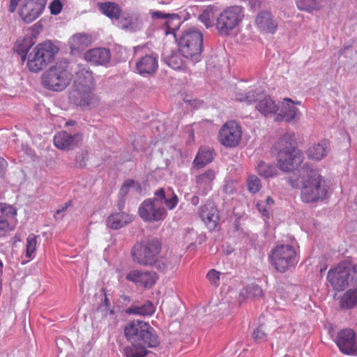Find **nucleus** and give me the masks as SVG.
I'll list each match as a JSON object with an SVG mask.
<instances>
[{
    "label": "nucleus",
    "mask_w": 357,
    "mask_h": 357,
    "mask_svg": "<svg viewBox=\"0 0 357 357\" xmlns=\"http://www.w3.org/2000/svg\"><path fill=\"white\" fill-rule=\"evenodd\" d=\"M242 137L241 126L236 121L225 123L219 130L218 140L225 147L237 146Z\"/></svg>",
    "instance_id": "9"
},
{
    "label": "nucleus",
    "mask_w": 357,
    "mask_h": 357,
    "mask_svg": "<svg viewBox=\"0 0 357 357\" xmlns=\"http://www.w3.org/2000/svg\"><path fill=\"white\" fill-rule=\"evenodd\" d=\"M178 50L185 58L198 61L203 50L202 32L195 29L185 30L179 39Z\"/></svg>",
    "instance_id": "6"
},
{
    "label": "nucleus",
    "mask_w": 357,
    "mask_h": 357,
    "mask_svg": "<svg viewBox=\"0 0 357 357\" xmlns=\"http://www.w3.org/2000/svg\"><path fill=\"white\" fill-rule=\"evenodd\" d=\"M248 294L253 298H261L263 296V291L257 284H252L248 289Z\"/></svg>",
    "instance_id": "49"
},
{
    "label": "nucleus",
    "mask_w": 357,
    "mask_h": 357,
    "mask_svg": "<svg viewBox=\"0 0 357 357\" xmlns=\"http://www.w3.org/2000/svg\"><path fill=\"white\" fill-rule=\"evenodd\" d=\"M223 191L227 195H232L236 191V183L234 181H227L223 187Z\"/></svg>",
    "instance_id": "54"
},
{
    "label": "nucleus",
    "mask_w": 357,
    "mask_h": 357,
    "mask_svg": "<svg viewBox=\"0 0 357 357\" xmlns=\"http://www.w3.org/2000/svg\"><path fill=\"white\" fill-rule=\"evenodd\" d=\"M33 45V43L31 38H24L22 40L17 42L15 45V50L21 56L23 62L26 60V54Z\"/></svg>",
    "instance_id": "42"
},
{
    "label": "nucleus",
    "mask_w": 357,
    "mask_h": 357,
    "mask_svg": "<svg viewBox=\"0 0 357 357\" xmlns=\"http://www.w3.org/2000/svg\"><path fill=\"white\" fill-rule=\"evenodd\" d=\"M91 43V35L86 33H78L70 38L69 45L72 51H81L89 47Z\"/></svg>",
    "instance_id": "27"
},
{
    "label": "nucleus",
    "mask_w": 357,
    "mask_h": 357,
    "mask_svg": "<svg viewBox=\"0 0 357 357\" xmlns=\"http://www.w3.org/2000/svg\"><path fill=\"white\" fill-rule=\"evenodd\" d=\"M181 24V19L178 16V15H167L166 17L164 22L162 23V26L161 29L163 31L164 33L167 36L169 34H172L174 38H176V31L178 30Z\"/></svg>",
    "instance_id": "34"
},
{
    "label": "nucleus",
    "mask_w": 357,
    "mask_h": 357,
    "mask_svg": "<svg viewBox=\"0 0 357 357\" xmlns=\"http://www.w3.org/2000/svg\"><path fill=\"white\" fill-rule=\"evenodd\" d=\"M288 183L295 189H300V199L305 204L317 203L327 195L325 180L317 169L304 164L288 178Z\"/></svg>",
    "instance_id": "1"
},
{
    "label": "nucleus",
    "mask_w": 357,
    "mask_h": 357,
    "mask_svg": "<svg viewBox=\"0 0 357 357\" xmlns=\"http://www.w3.org/2000/svg\"><path fill=\"white\" fill-rule=\"evenodd\" d=\"M213 151L208 148H200L193 160V166L196 169L205 167L213 160Z\"/></svg>",
    "instance_id": "29"
},
{
    "label": "nucleus",
    "mask_w": 357,
    "mask_h": 357,
    "mask_svg": "<svg viewBox=\"0 0 357 357\" xmlns=\"http://www.w3.org/2000/svg\"><path fill=\"white\" fill-rule=\"evenodd\" d=\"M190 202L192 204L197 206L199 202V198L197 195H194L190 199Z\"/></svg>",
    "instance_id": "61"
},
{
    "label": "nucleus",
    "mask_w": 357,
    "mask_h": 357,
    "mask_svg": "<svg viewBox=\"0 0 357 357\" xmlns=\"http://www.w3.org/2000/svg\"><path fill=\"white\" fill-rule=\"evenodd\" d=\"M162 249V243L158 238L149 239L137 243L132 248L131 255L135 262L142 266H151L164 272L172 268L170 259L165 256L158 257Z\"/></svg>",
    "instance_id": "2"
},
{
    "label": "nucleus",
    "mask_w": 357,
    "mask_h": 357,
    "mask_svg": "<svg viewBox=\"0 0 357 357\" xmlns=\"http://www.w3.org/2000/svg\"><path fill=\"white\" fill-rule=\"evenodd\" d=\"M148 345L139 343H130L123 349L124 357H145L148 355Z\"/></svg>",
    "instance_id": "33"
},
{
    "label": "nucleus",
    "mask_w": 357,
    "mask_h": 357,
    "mask_svg": "<svg viewBox=\"0 0 357 357\" xmlns=\"http://www.w3.org/2000/svg\"><path fill=\"white\" fill-rule=\"evenodd\" d=\"M255 107L257 111L265 116L270 114L276 115V112L279 109L273 100L269 96H265L263 99L260 100Z\"/></svg>",
    "instance_id": "31"
},
{
    "label": "nucleus",
    "mask_w": 357,
    "mask_h": 357,
    "mask_svg": "<svg viewBox=\"0 0 357 357\" xmlns=\"http://www.w3.org/2000/svg\"><path fill=\"white\" fill-rule=\"evenodd\" d=\"M216 16L214 6H208L199 15V20L204 24L206 29H209L213 26L215 27Z\"/></svg>",
    "instance_id": "37"
},
{
    "label": "nucleus",
    "mask_w": 357,
    "mask_h": 357,
    "mask_svg": "<svg viewBox=\"0 0 357 357\" xmlns=\"http://www.w3.org/2000/svg\"><path fill=\"white\" fill-rule=\"evenodd\" d=\"M350 274L349 264L341 263L328 272L327 279L335 290L341 291L350 285Z\"/></svg>",
    "instance_id": "12"
},
{
    "label": "nucleus",
    "mask_w": 357,
    "mask_h": 357,
    "mask_svg": "<svg viewBox=\"0 0 357 357\" xmlns=\"http://www.w3.org/2000/svg\"><path fill=\"white\" fill-rule=\"evenodd\" d=\"M356 341L355 332L352 329L345 328L337 333L335 343L342 354L351 355L356 351Z\"/></svg>",
    "instance_id": "16"
},
{
    "label": "nucleus",
    "mask_w": 357,
    "mask_h": 357,
    "mask_svg": "<svg viewBox=\"0 0 357 357\" xmlns=\"http://www.w3.org/2000/svg\"><path fill=\"white\" fill-rule=\"evenodd\" d=\"M118 205H119V208L120 209H121V208L123 207V202L122 203H121V204H120V203H119V204H118Z\"/></svg>",
    "instance_id": "64"
},
{
    "label": "nucleus",
    "mask_w": 357,
    "mask_h": 357,
    "mask_svg": "<svg viewBox=\"0 0 357 357\" xmlns=\"http://www.w3.org/2000/svg\"><path fill=\"white\" fill-rule=\"evenodd\" d=\"M220 275V273L219 271H217L215 269H211L208 272L206 278L211 284L218 286L219 284Z\"/></svg>",
    "instance_id": "48"
},
{
    "label": "nucleus",
    "mask_w": 357,
    "mask_h": 357,
    "mask_svg": "<svg viewBox=\"0 0 357 357\" xmlns=\"http://www.w3.org/2000/svg\"><path fill=\"white\" fill-rule=\"evenodd\" d=\"M47 0H23L18 8L20 19L30 24L38 19L44 12Z\"/></svg>",
    "instance_id": "10"
},
{
    "label": "nucleus",
    "mask_w": 357,
    "mask_h": 357,
    "mask_svg": "<svg viewBox=\"0 0 357 357\" xmlns=\"http://www.w3.org/2000/svg\"><path fill=\"white\" fill-rule=\"evenodd\" d=\"M184 57L181 52L172 53L165 59L167 64L174 70L181 69L184 66Z\"/></svg>",
    "instance_id": "43"
},
{
    "label": "nucleus",
    "mask_w": 357,
    "mask_h": 357,
    "mask_svg": "<svg viewBox=\"0 0 357 357\" xmlns=\"http://www.w3.org/2000/svg\"><path fill=\"white\" fill-rule=\"evenodd\" d=\"M329 149V142L326 139H323L310 146L307 149L306 154L309 159L319 161L327 155Z\"/></svg>",
    "instance_id": "25"
},
{
    "label": "nucleus",
    "mask_w": 357,
    "mask_h": 357,
    "mask_svg": "<svg viewBox=\"0 0 357 357\" xmlns=\"http://www.w3.org/2000/svg\"><path fill=\"white\" fill-rule=\"evenodd\" d=\"M99 10L111 20H119L122 13L121 7L115 2L105 1L98 3Z\"/></svg>",
    "instance_id": "28"
},
{
    "label": "nucleus",
    "mask_w": 357,
    "mask_h": 357,
    "mask_svg": "<svg viewBox=\"0 0 357 357\" xmlns=\"http://www.w3.org/2000/svg\"><path fill=\"white\" fill-rule=\"evenodd\" d=\"M216 177V172L213 169H208L204 172L195 178L197 192L201 195H206L212 190L213 183Z\"/></svg>",
    "instance_id": "21"
},
{
    "label": "nucleus",
    "mask_w": 357,
    "mask_h": 357,
    "mask_svg": "<svg viewBox=\"0 0 357 357\" xmlns=\"http://www.w3.org/2000/svg\"><path fill=\"white\" fill-rule=\"evenodd\" d=\"M199 215L206 226L211 231L214 230L219 222V211L214 202L208 201L201 206L199 209Z\"/></svg>",
    "instance_id": "19"
},
{
    "label": "nucleus",
    "mask_w": 357,
    "mask_h": 357,
    "mask_svg": "<svg viewBox=\"0 0 357 357\" xmlns=\"http://www.w3.org/2000/svg\"><path fill=\"white\" fill-rule=\"evenodd\" d=\"M3 263L0 260V274H1L3 273Z\"/></svg>",
    "instance_id": "63"
},
{
    "label": "nucleus",
    "mask_w": 357,
    "mask_h": 357,
    "mask_svg": "<svg viewBox=\"0 0 357 357\" xmlns=\"http://www.w3.org/2000/svg\"><path fill=\"white\" fill-rule=\"evenodd\" d=\"M245 17V11L241 6H229L225 8L217 16L215 30L222 37H227L238 29Z\"/></svg>",
    "instance_id": "4"
},
{
    "label": "nucleus",
    "mask_w": 357,
    "mask_h": 357,
    "mask_svg": "<svg viewBox=\"0 0 357 357\" xmlns=\"http://www.w3.org/2000/svg\"><path fill=\"white\" fill-rule=\"evenodd\" d=\"M257 170L259 174L264 178H271L277 175V169L274 165H269L265 162L261 161L257 167Z\"/></svg>",
    "instance_id": "40"
},
{
    "label": "nucleus",
    "mask_w": 357,
    "mask_h": 357,
    "mask_svg": "<svg viewBox=\"0 0 357 357\" xmlns=\"http://www.w3.org/2000/svg\"><path fill=\"white\" fill-rule=\"evenodd\" d=\"M126 278L137 287L150 289L155 284L158 277L154 271L132 270L126 275Z\"/></svg>",
    "instance_id": "15"
},
{
    "label": "nucleus",
    "mask_w": 357,
    "mask_h": 357,
    "mask_svg": "<svg viewBox=\"0 0 357 357\" xmlns=\"http://www.w3.org/2000/svg\"><path fill=\"white\" fill-rule=\"evenodd\" d=\"M304 156L299 149H293V151H282L277 153L278 167L283 172L296 171L303 162Z\"/></svg>",
    "instance_id": "13"
},
{
    "label": "nucleus",
    "mask_w": 357,
    "mask_h": 357,
    "mask_svg": "<svg viewBox=\"0 0 357 357\" xmlns=\"http://www.w3.org/2000/svg\"><path fill=\"white\" fill-rule=\"evenodd\" d=\"M71 204H72V201H71V200H70V201H68V202H66V203L65 204V205H64L63 206H62L61 208H58V209L55 211V213H54V218L55 219H56V218H57V215H58L59 214H60V213H63V212L66 211L67 210V208H68L71 205Z\"/></svg>",
    "instance_id": "57"
},
{
    "label": "nucleus",
    "mask_w": 357,
    "mask_h": 357,
    "mask_svg": "<svg viewBox=\"0 0 357 357\" xmlns=\"http://www.w3.org/2000/svg\"><path fill=\"white\" fill-rule=\"evenodd\" d=\"M252 337L256 341H264L266 340V333L263 327L259 326L253 331Z\"/></svg>",
    "instance_id": "50"
},
{
    "label": "nucleus",
    "mask_w": 357,
    "mask_h": 357,
    "mask_svg": "<svg viewBox=\"0 0 357 357\" xmlns=\"http://www.w3.org/2000/svg\"><path fill=\"white\" fill-rule=\"evenodd\" d=\"M62 3L60 0H53L50 4L49 8L52 15H58L62 10Z\"/></svg>",
    "instance_id": "51"
},
{
    "label": "nucleus",
    "mask_w": 357,
    "mask_h": 357,
    "mask_svg": "<svg viewBox=\"0 0 357 357\" xmlns=\"http://www.w3.org/2000/svg\"><path fill=\"white\" fill-rule=\"evenodd\" d=\"M324 0H296V6L300 10L310 13L320 9Z\"/></svg>",
    "instance_id": "38"
},
{
    "label": "nucleus",
    "mask_w": 357,
    "mask_h": 357,
    "mask_svg": "<svg viewBox=\"0 0 357 357\" xmlns=\"http://www.w3.org/2000/svg\"><path fill=\"white\" fill-rule=\"evenodd\" d=\"M135 183H137V187L139 188H140V185L137 183H135V181L134 180H132V179L126 180L123 183V185H121V187L120 188V190H119L120 195L123 197H126L128 195L130 188L131 187L134 186Z\"/></svg>",
    "instance_id": "47"
},
{
    "label": "nucleus",
    "mask_w": 357,
    "mask_h": 357,
    "mask_svg": "<svg viewBox=\"0 0 357 357\" xmlns=\"http://www.w3.org/2000/svg\"><path fill=\"white\" fill-rule=\"evenodd\" d=\"M349 271H351L350 285L357 288V265L351 266L349 264Z\"/></svg>",
    "instance_id": "53"
},
{
    "label": "nucleus",
    "mask_w": 357,
    "mask_h": 357,
    "mask_svg": "<svg viewBox=\"0 0 357 357\" xmlns=\"http://www.w3.org/2000/svg\"><path fill=\"white\" fill-rule=\"evenodd\" d=\"M249 3L255 7L256 6H259L260 5V1L259 0H249Z\"/></svg>",
    "instance_id": "62"
},
{
    "label": "nucleus",
    "mask_w": 357,
    "mask_h": 357,
    "mask_svg": "<svg viewBox=\"0 0 357 357\" xmlns=\"http://www.w3.org/2000/svg\"><path fill=\"white\" fill-rule=\"evenodd\" d=\"M158 202L157 199H148L141 204L138 213L144 221L156 222L165 218L167 212Z\"/></svg>",
    "instance_id": "11"
},
{
    "label": "nucleus",
    "mask_w": 357,
    "mask_h": 357,
    "mask_svg": "<svg viewBox=\"0 0 357 357\" xmlns=\"http://www.w3.org/2000/svg\"><path fill=\"white\" fill-rule=\"evenodd\" d=\"M255 23L258 29L268 33H275L278 23L269 11L259 12L255 18Z\"/></svg>",
    "instance_id": "23"
},
{
    "label": "nucleus",
    "mask_w": 357,
    "mask_h": 357,
    "mask_svg": "<svg viewBox=\"0 0 357 357\" xmlns=\"http://www.w3.org/2000/svg\"><path fill=\"white\" fill-rule=\"evenodd\" d=\"M21 0H10L8 4V11L10 13H13L16 11L19 3Z\"/></svg>",
    "instance_id": "56"
},
{
    "label": "nucleus",
    "mask_w": 357,
    "mask_h": 357,
    "mask_svg": "<svg viewBox=\"0 0 357 357\" xmlns=\"http://www.w3.org/2000/svg\"><path fill=\"white\" fill-rule=\"evenodd\" d=\"M158 201H163L167 208L169 210L174 208L178 202L177 196L171 190L165 192L163 188H160L155 192Z\"/></svg>",
    "instance_id": "35"
},
{
    "label": "nucleus",
    "mask_w": 357,
    "mask_h": 357,
    "mask_svg": "<svg viewBox=\"0 0 357 357\" xmlns=\"http://www.w3.org/2000/svg\"><path fill=\"white\" fill-rule=\"evenodd\" d=\"M95 86L93 73L90 68L85 65L78 64L75 70L73 90L95 88Z\"/></svg>",
    "instance_id": "18"
},
{
    "label": "nucleus",
    "mask_w": 357,
    "mask_h": 357,
    "mask_svg": "<svg viewBox=\"0 0 357 357\" xmlns=\"http://www.w3.org/2000/svg\"><path fill=\"white\" fill-rule=\"evenodd\" d=\"M7 165L8 164L6 160L3 158H0V172L3 171L6 169Z\"/></svg>",
    "instance_id": "60"
},
{
    "label": "nucleus",
    "mask_w": 357,
    "mask_h": 357,
    "mask_svg": "<svg viewBox=\"0 0 357 357\" xmlns=\"http://www.w3.org/2000/svg\"><path fill=\"white\" fill-rule=\"evenodd\" d=\"M247 185L249 192L253 194L258 192L261 188V181L255 175H250L248 176L247 179Z\"/></svg>",
    "instance_id": "45"
},
{
    "label": "nucleus",
    "mask_w": 357,
    "mask_h": 357,
    "mask_svg": "<svg viewBox=\"0 0 357 357\" xmlns=\"http://www.w3.org/2000/svg\"><path fill=\"white\" fill-rule=\"evenodd\" d=\"M121 28L127 31L136 32L143 28V20L137 15H130L121 20Z\"/></svg>",
    "instance_id": "30"
},
{
    "label": "nucleus",
    "mask_w": 357,
    "mask_h": 357,
    "mask_svg": "<svg viewBox=\"0 0 357 357\" xmlns=\"http://www.w3.org/2000/svg\"><path fill=\"white\" fill-rule=\"evenodd\" d=\"M82 141L80 134L73 135L68 134L66 131H61L54 137V144L55 146L61 150H71L76 147Z\"/></svg>",
    "instance_id": "20"
},
{
    "label": "nucleus",
    "mask_w": 357,
    "mask_h": 357,
    "mask_svg": "<svg viewBox=\"0 0 357 357\" xmlns=\"http://www.w3.org/2000/svg\"><path fill=\"white\" fill-rule=\"evenodd\" d=\"M126 339L130 343H139L154 348L160 341L154 328L148 323L138 319L128 322L123 328Z\"/></svg>",
    "instance_id": "3"
},
{
    "label": "nucleus",
    "mask_w": 357,
    "mask_h": 357,
    "mask_svg": "<svg viewBox=\"0 0 357 357\" xmlns=\"http://www.w3.org/2000/svg\"><path fill=\"white\" fill-rule=\"evenodd\" d=\"M58 47L50 41L38 44L28 55L27 67L31 72H39L51 63Z\"/></svg>",
    "instance_id": "5"
},
{
    "label": "nucleus",
    "mask_w": 357,
    "mask_h": 357,
    "mask_svg": "<svg viewBox=\"0 0 357 357\" xmlns=\"http://www.w3.org/2000/svg\"><path fill=\"white\" fill-rule=\"evenodd\" d=\"M151 15L153 19H159V18H162V19H164V20H165L166 17H167L168 15H165L161 11H151Z\"/></svg>",
    "instance_id": "58"
},
{
    "label": "nucleus",
    "mask_w": 357,
    "mask_h": 357,
    "mask_svg": "<svg viewBox=\"0 0 357 357\" xmlns=\"http://www.w3.org/2000/svg\"><path fill=\"white\" fill-rule=\"evenodd\" d=\"M296 142L294 132H286L282 135L278 141L274 144L273 149L278 153L282 151H293L296 148Z\"/></svg>",
    "instance_id": "26"
},
{
    "label": "nucleus",
    "mask_w": 357,
    "mask_h": 357,
    "mask_svg": "<svg viewBox=\"0 0 357 357\" xmlns=\"http://www.w3.org/2000/svg\"><path fill=\"white\" fill-rule=\"evenodd\" d=\"M131 222V218L123 212L116 213L110 215L107 219V225L114 229L123 227Z\"/></svg>",
    "instance_id": "32"
},
{
    "label": "nucleus",
    "mask_w": 357,
    "mask_h": 357,
    "mask_svg": "<svg viewBox=\"0 0 357 357\" xmlns=\"http://www.w3.org/2000/svg\"><path fill=\"white\" fill-rule=\"evenodd\" d=\"M0 211L6 217L15 218L17 215V209L13 206L6 203H0Z\"/></svg>",
    "instance_id": "46"
},
{
    "label": "nucleus",
    "mask_w": 357,
    "mask_h": 357,
    "mask_svg": "<svg viewBox=\"0 0 357 357\" xmlns=\"http://www.w3.org/2000/svg\"><path fill=\"white\" fill-rule=\"evenodd\" d=\"M71 74L67 66L56 64L46 70L42 76V83L45 89L54 91L65 89L70 84Z\"/></svg>",
    "instance_id": "8"
},
{
    "label": "nucleus",
    "mask_w": 357,
    "mask_h": 357,
    "mask_svg": "<svg viewBox=\"0 0 357 357\" xmlns=\"http://www.w3.org/2000/svg\"><path fill=\"white\" fill-rule=\"evenodd\" d=\"M236 99L241 102H243V101L247 102L249 104H250L253 101H255L254 94L252 92V93L249 92L248 93H247L245 96L241 93H238L236 95Z\"/></svg>",
    "instance_id": "55"
},
{
    "label": "nucleus",
    "mask_w": 357,
    "mask_h": 357,
    "mask_svg": "<svg viewBox=\"0 0 357 357\" xmlns=\"http://www.w3.org/2000/svg\"><path fill=\"white\" fill-rule=\"evenodd\" d=\"M273 204L274 200L271 197L268 196L265 200H259L257 202L256 206L262 215L269 218V211Z\"/></svg>",
    "instance_id": "44"
},
{
    "label": "nucleus",
    "mask_w": 357,
    "mask_h": 357,
    "mask_svg": "<svg viewBox=\"0 0 357 357\" xmlns=\"http://www.w3.org/2000/svg\"><path fill=\"white\" fill-rule=\"evenodd\" d=\"M94 89L72 90L70 93V99L75 105L79 106L84 109H91L98 102V98L93 92Z\"/></svg>",
    "instance_id": "14"
},
{
    "label": "nucleus",
    "mask_w": 357,
    "mask_h": 357,
    "mask_svg": "<svg viewBox=\"0 0 357 357\" xmlns=\"http://www.w3.org/2000/svg\"><path fill=\"white\" fill-rule=\"evenodd\" d=\"M357 304V288L349 289L341 296L340 307L341 309L349 310Z\"/></svg>",
    "instance_id": "36"
},
{
    "label": "nucleus",
    "mask_w": 357,
    "mask_h": 357,
    "mask_svg": "<svg viewBox=\"0 0 357 357\" xmlns=\"http://www.w3.org/2000/svg\"><path fill=\"white\" fill-rule=\"evenodd\" d=\"M268 258L271 265L280 273H285L298 261L295 248L290 245H277L271 251Z\"/></svg>",
    "instance_id": "7"
},
{
    "label": "nucleus",
    "mask_w": 357,
    "mask_h": 357,
    "mask_svg": "<svg viewBox=\"0 0 357 357\" xmlns=\"http://www.w3.org/2000/svg\"><path fill=\"white\" fill-rule=\"evenodd\" d=\"M158 59L153 54H146L136 63V69L142 75H151L158 68Z\"/></svg>",
    "instance_id": "24"
},
{
    "label": "nucleus",
    "mask_w": 357,
    "mask_h": 357,
    "mask_svg": "<svg viewBox=\"0 0 357 357\" xmlns=\"http://www.w3.org/2000/svg\"><path fill=\"white\" fill-rule=\"evenodd\" d=\"M301 105L299 101H293L291 98H285L281 102L280 112L274 116L275 121L291 122L299 118L300 111L295 105Z\"/></svg>",
    "instance_id": "17"
},
{
    "label": "nucleus",
    "mask_w": 357,
    "mask_h": 357,
    "mask_svg": "<svg viewBox=\"0 0 357 357\" xmlns=\"http://www.w3.org/2000/svg\"><path fill=\"white\" fill-rule=\"evenodd\" d=\"M84 57L91 64L105 66L110 61L111 53L108 49L104 47L93 48L86 51Z\"/></svg>",
    "instance_id": "22"
},
{
    "label": "nucleus",
    "mask_w": 357,
    "mask_h": 357,
    "mask_svg": "<svg viewBox=\"0 0 357 357\" xmlns=\"http://www.w3.org/2000/svg\"><path fill=\"white\" fill-rule=\"evenodd\" d=\"M38 236L36 234H30L26 240V251L25 257L28 259L27 261L33 259L36 257L37 248Z\"/></svg>",
    "instance_id": "39"
},
{
    "label": "nucleus",
    "mask_w": 357,
    "mask_h": 357,
    "mask_svg": "<svg viewBox=\"0 0 357 357\" xmlns=\"http://www.w3.org/2000/svg\"><path fill=\"white\" fill-rule=\"evenodd\" d=\"M101 291L102 293V294L104 295V306L105 307V310H109V298L107 296V292H106V289L105 288H102L101 289Z\"/></svg>",
    "instance_id": "59"
},
{
    "label": "nucleus",
    "mask_w": 357,
    "mask_h": 357,
    "mask_svg": "<svg viewBox=\"0 0 357 357\" xmlns=\"http://www.w3.org/2000/svg\"><path fill=\"white\" fill-rule=\"evenodd\" d=\"M15 226L11 225L6 220L0 218V236L5 232L13 230Z\"/></svg>",
    "instance_id": "52"
},
{
    "label": "nucleus",
    "mask_w": 357,
    "mask_h": 357,
    "mask_svg": "<svg viewBox=\"0 0 357 357\" xmlns=\"http://www.w3.org/2000/svg\"><path fill=\"white\" fill-rule=\"evenodd\" d=\"M129 311L135 314L148 316L151 315L155 312V307L151 301H146L140 306L130 307Z\"/></svg>",
    "instance_id": "41"
}]
</instances>
